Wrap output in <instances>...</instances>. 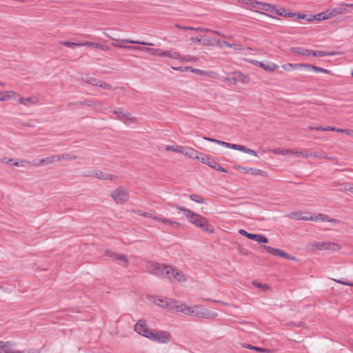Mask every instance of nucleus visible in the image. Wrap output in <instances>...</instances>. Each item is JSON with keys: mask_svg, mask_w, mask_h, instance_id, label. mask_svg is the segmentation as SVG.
Here are the masks:
<instances>
[{"mask_svg": "<svg viewBox=\"0 0 353 353\" xmlns=\"http://www.w3.org/2000/svg\"><path fill=\"white\" fill-rule=\"evenodd\" d=\"M170 206L183 212L184 216L191 223L194 225L196 227L199 228L203 232L209 234L214 232L213 226L209 223L208 221L204 216L177 204H170Z\"/></svg>", "mask_w": 353, "mask_h": 353, "instance_id": "1", "label": "nucleus"}, {"mask_svg": "<svg viewBox=\"0 0 353 353\" xmlns=\"http://www.w3.org/2000/svg\"><path fill=\"white\" fill-rule=\"evenodd\" d=\"M351 3H339L336 8L329 9L325 12L314 16L315 20H325L342 14L350 12Z\"/></svg>", "mask_w": 353, "mask_h": 353, "instance_id": "2", "label": "nucleus"}, {"mask_svg": "<svg viewBox=\"0 0 353 353\" xmlns=\"http://www.w3.org/2000/svg\"><path fill=\"white\" fill-rule=\"evenodd\" d=\"M109 38H110L113 41H119V39L114 38L110 37L108 34H106ZM121 43H112V46L116 48H125L128 50H141L145 52H150L152 54V50L153 48H150L147 47H139V46H123L122 43H132V44H140V45H144V46H153V43H148L145 41H135V40H131V39H121L120 40Z\"/></svg>", "mask_w": 353, "mask_h": 353, "instance_id": "3", "label": "nucleus"}, {"mask_svg": "<svg viewBox=\"0 0 353 353\" xmlns=\"http://www.w3.org/2000/svg\"><path fill=\"white\" fill-rule=\"evenodd\" d=\"M147 270L150 273L158 277L168 278L171 265L149 262L147 264Z\"/></svg>", "mask_w": 353, "mask_h": 353, "instance_id": "4", "label": "nucleus"}, {"mask_svg": "<svg viewBox=\"0 0 353 353\" xmlns=\"http://www.w3.org/2000/svg\"><path fill=\"white\" fill-rule=\"evenodd\" d=\"M204 139L211 141V142H213V143H216L219 145H221L222 146H224V147H226V148H228L230 149L236 150H239V151H241V152H245V153H247V154H251V155H253L255 157L257 156V154L254 150L248 148L244 145L230 143L225 142V141L212 139V138L204 137Z\"/></svg>", "mask_w": 353, "mask_h": 353, "instance_id": "5", "label": "nucleus"}, {"mask_svg": "<svg viewBox=\"0 0 353 353\" xmlns=\"http://www.w3.org/2000/svg\"><path fill=\"white\" fill-rule=\"evenodd\" d=\"M310 249L312 251L319 250H333L337 251L341 248V245L338 243L330 241H315L310 243Z\"/></svg>", "mask_w": 353, "mask_h": 353, "instance_id": "6", "label": "nucleus"}, {"mask_svg": "<svg viewBox=\"0 0 353 353\" xmlns=\"http://www.w3.org/2000/svg\"><path fill=\"white\" fill-rule=\"evenodd\" d=\"M191 314L193 317L212 319L218 316L216 312L210 311L200 305H194Z\"/></svg>", "mask_w": 353, "mask_h": 353, "instance_id": "7", "label": "nucleus"}, {"mask_svg": "<svg viewBox=\"0 0 353 353\" xmlns=\"http://www.w3.org/2000/svg\"><path fill=\"white\" fill-rule=\"evenodd\" d=\"M111 197L117 204H121L128 201L129 193L123 187H119L111 192Z\"/></svg>", "mask_w": 353, "mask_h": 353, "instance_id": "8", "label": "nucleus"}, {"mask_svg": "<svg viewBox=\"0 0 353 353\" xmlns=\"http://www.w3.org/2000/svg\"><path fill=\"white\" fill-rule=\"evenodd\" d=\"M85 176L87 177H96L103 181H114L117 179L115 175L107 172H103L101 170H93L89 172Z\"/></svg>", "mask_w": 353, "mask_h": 353, "instance_id": "9", "label": "nucleus"}, {"mask_svg": "<svg viewBox=\"0 0 353 353\" xmlns=\"http://www.w3.org/2000/svg\"><path fill=\"white\" fill-rule=\"evenodd\" d=\"M169 272L168 279L170 280L174 279L178 282H186L188 281L186 275L175 267L171 265V270Z\"/></svg>", "mask_w": 353, "mask_h": 353, "instance_id": "10", "label": "nucleus"}, {"mask_svg": "<svg viewBox=\"0 0 353 353\" xmlns=\"http://www.w3.org/2000/svg\"><path fill=\"white\" fill-rule=\"evenodd\" d=\"M148 339L162 343H166L170 340V335L165 332H159L154 333L151 332L149 336H148Z\"/></svg>", "mask_w": 353, "mask_h": 353, "instance_id": "11", "label": "nucleus"}, {"mask_svg": "<svg viewBox=\"0 0 353 353\" xmlns=\"http://www.w3.org/2000/svg\"><path fill=\"white\" fill-rule=\"evenodd\" d=\"M134 331L137 332L139 334L142 335L146 338L151 333V330H150L146 325V322L144 319H140L134 325Z\"/></svg>", "mask_w": 353, "mask_h": 353, "instance_id": "12", "label": "nucleus"}, {"mask_svg": "<svg viewBox=\"0 0 353 353\" xmlns=\"http://www.w3.org/2000/svg\"><path fill=\"white\" fill-rule=\"evenodd\" d=\"M200 160L202 163L208 165L210 168L222 172H227V170L224 168H223L219 163H217L213 159H211L207 155H204L203 157H201Z\"/></svg>", "mask_w": 353, "mask_h": 353, "instance_id": "13", "label": "nucleus"}, {"mask_svg": "<svg viewBox=\"0 0 353 353\" xmlns=\"http://www.w3.org/2000/svg\"><path fill=\"white\" fill-rule=\"evenodd\" d=\"M263 248L270 253L274 254V255H276V256H279L281 257H283V258H285L286 259H288V260H292V261H294L296 260V258L290 255L289 254L283 252V250H279V249H276V248H272L270 246H268V245H264Z\"/></svg>", "mask_w": 353, "mask_h": 353, "instance_id": "14", "label": "nucleus"}, {"mask_svg": "<svg viewBox=\"0 0 353 353\" xmlns=\"http://www.w3.org/2000/svg\"><path fill=\"white\" fill-rule=\"evenodd\" d=\"M250 6L254 8L261 9L270 12H274L275 10V6L257 1H250Z\"/></svg>", "mask_w": 353, "mask_h": 353, "instance_id": "15", "label": "nucleus"}, {"mask_svg": "<svg viewBox=\"0 0 353 353\" xmlns=\"http://www.w3.org/2000/svg\"><path fill=\"white\" fill-rule=\"evenodd\" d=\"M181 154L186 157L196 160H200V155L201 154L200 152L192 148L183 146L182 148Z\"/></svg>", "mask_w": 353, "mask_h": 353, "instance_id": "16", "label": "nucleus"}, {"mask_svg": "<svg viewBox=\"0 0 353 353\" xmlns=\"http://www.w3.org/2000/svg\"><path fill=\"white\" fill-rule=\"evenodd\" d=\"M117 117V119L124 123L134 122L135 119L131 116L128 112H124L121 110H114L112 112Z\"/></svg>", "mask_w": 353, "mask_h": 353, "instance_id": "17", "label": "nucleus"}, {"mask_svg": "<svg viewBox=\"0 0 353 353\" xmlns=\"http://www.w3.org/2000/svg\"><path fill=\"white\" fill-rule=\"evenodd\" d=\"M106 256L112 258L113 260L121 261L125 263V266L127 267L128 265V257L122 254L114 253L110 250L105 251Z\"/></svg>", "mask_w": 353, "mask_h": 353, "instance_id": "18", "label": "nucleus"}, {"mask_svg": "<svg viewBox=\"0 0 353 353\" xmlns=\"http://www.w3.org/2000/svg\"><path fill=\"white\" fill-rule=\"evenodd\" d=\"M190 70L194 73L200 74V75H205L208 76L213 79H220V75L217 73L212 72V71H206V70H202L197 68H192L190 67Z\"/></svg>", "mask_w": 353, "mask_h": 353, "instance_id": "19", "label": "nucleus"}, {"mask_svg": "<svg viewBox=\"0 0 353 353\" xmlns=\"http://www.w3.org/2000/svg\"><path fill=\"white\" fill-rule=\"evenodd\" d=\"M158 301L161 303L162 304H160L159 303H156L157 305L162 307L163 308H166V309H169V310L174 309V307H170V304L174 305L175 303H176V299H168V298H165V299H160L159 298V299H158Z\"/></svg>", "mask_w": 353, "mask_h": 353, "instance_id": "20", "label": "nucleus"}, {"mask_svg": "<svg viewBox=\"0 0 353 353\" xmlns=\"http://www.w3.org/2000/svg\"><path fill=\"white\" fill-rule=\"evenodd\" d=\"M19 94L14 91L0 92V101H6L11 99H16Z\"/></svg>", "mask_w": 353, "mask_h": 353, "instance_id": "21", "label": "nucleus"}, {"mask_svg": "<svg viewBox=\"0 0 353 353\" xmlns=\"http://www.w3.org/2000/svg\"><path fill=\"white\" fill-rule=\"evenodd\" d=\"M19 99V101L21 104L28 106L30 104H37L38 103V99L37 97L32 96L27 98L21 97L19 95L17 97Z\"/></svg>", "mask_w": 353, "mask_h": 353, "instance_id": "22", "label": "nucleus"}, {"mask_svg": "<svg viewBox=\"0 0 353 353\" xmlns=\"http://www.w3.org/2000/svg\"><path fill=\"white\" fill-rule=\"evenodd\" d=\"M252 63L253 64H254L255 65H257V66L263 68L265 71H269V72L274 71L279 67L277 65H276L274 63L265 65L263 63L258 61H252Z\"/></svg>", "mask_w": 353, "mask_h": 353, "instance_id": "23", "label": "nucleus"}, {"mask_svg": "<svg viewBox=\"0 0 353 353\" xmlns=\"http://www.w3.org/2000/svg\"><path fill=\"white\" fill-rule=\"evenodd\" d=\"M239 169H242L245 171V173H250L252 175H259L262 176H266V172L262 170L252 168H244V167H239Z\"/></svg>", "mask_w": 353, "mask_h": 353, "instance_id": "24", "label": "nucleus"}, {"mask_svg": "<svg viewBox=\"0 0 353 353\" xmlns=\"http://www.w3.org/2000/svg\"><path fill=\"white\" fill-rule=\"evenodd\" d=\"M305 67H310V65L304 63H287L282 65V68L287 71Z\"/></svg>", "mask_w": 353, "mask_h": 353, "instance_id": "25", "label": "nucleus"}, {"mask_svg": "<svg viewBox=\"0 0 353 353\" xmlns=\"http://www.w3.org/2000/svg\"><path fill=\"white\" fill-rule=\"evenodd\" d=\"M291 52L294 54H301L303 56H310L312 54V50L303 48H292Z\"/></svg>", "mask_w": 353, "mask_h": 353, "instance_id": "26", "label": "nucleus"}, {"mask_svg": "<svg viewBox=\"0 0 353 353\" xmlns=\"http://www.w3.org/2000/svg\"><path fill=\"white\" fill-rule=\"evenodd\" d=\"M216 46L219 47L226 46L229 48H232L236 50H240L241 49L240 45L231 44L225 41H221L220 39L216 40Z\"/></svg>", "mask_w": 353, "mask_h": 353, "instance_id": "27", "label": "nucleus"}, {"mask_svg": "<svg viewBox=\"0 0 353 353\" xmlns=\"http://www.w3.org/2000/svg\"><path fill=\"white\" fill-rule=\"evenodd\" d=\"M170 306L174 307V309H175L176 312L185 314L188 305L183 302L176 300V303L174 305L170 304Z\"/></svg>", "mask_w": 353, "mask_h": 353, "instance_id": "28", "label": "nucleus"}, {"mask_svg": "<svg viewBox=\"0 0 353 353\" xmlns=\"http://www.w3.org/2000/svg\"><path fill=\"white\" fill-rule=\"evenodd\" d=\"M328 221V222H332L335 223H339V220L335 219H327V216L323 214H319L316 216H313V221Z\"/></svg>", "mask_w": 353, "mask_h": 353, "instance_id": "29", "label": "nucleus"}, {"mask_svg": "<svg viewBox=\"0 0 353 353\" xmlns=\"http://www.w3.org/2000/svg\"><path fill=\"white\" fill-rule=\"evenodd\" d=\"M81 80L85 83L96 86H98V84L99 83L100 81L99 79L89 75H85L83 77L81 78Z\"/></svg>", "mask_w": 353, "mask_h": 353, "instance_id": "30", "label": "nucleus"}, {"mask_svg": "<svg viewBox=\"0 0 353 353\" xmlns=\"http://www.w3.org/2000/svg\"><path fill=\"white\" fill-rule=\"evenodd\" d=\"M163 57H168L173 59H181V55L179 52L174 50H163Z\"/></svg>", "mask_w": 353, "mask_h": 353, "instance_id": "31", "label": "nucleus"}, {"mask_svg": "<svg viewBox=\"0 0 353 353\" xmlns=\"http://www.w3.org/2000/svg\"><path fill=\"white\" fill-rule=\"evenodd\" d=\"M159 221L164 223H165L168 225H170L173 228H178L181 226V224L179 222L173 221V220H170L169 219L160 217V219H159Z\"/></svg>", "mask_w": 353, "mask_h": 353, "instance_id": "32", "label": "nucleus"}, {"mask_svg": "<svg viewBox=\"0 0 353 353\" xmlns=\"http://www.w3.org/2000/svg\"><path fill=\"white\" fill-rule=\"evenodd\" d=\"M332 186L337 188L341 191H349L350 183H334Z\"/></svg>", "mask_w": 353, "mask_h": 353, "instance_id": "33", "label": "nucleus"}, {"mask_svg": "<svg viewBox=\"0 0 353 353\" xmlns=\"http://www.w3.org/2000/svg\"><path fill=\"white\" fill-rule=\"evenodd\" d=\"M233 74L236 75L238 81L240 80L243 83H248L250 81V78L241 72H234Z\"/></svg>", "mask_w": 353, "mask_h": 353, "instance_id": "34", "label": "nucleus"}, {"mask_svg": "<svg viewBox=\"0 0 353 353\" xmlns=\"http://www.w3.org/2000/svg\"><path fill=\"white\" fill-rule=\"evenodd\" d=\"M336 54V53L334 52H326L320 51V50H317V51L312 50L311 55H313L314 57H324V56H333V55H335Z\"/></svg>", "mask_w": 353, "mask_h": 353, "instance_id": "35", "label": "nucleus"}, {"mask_svg": "<svg viewBox=\"0 0 353 353\" xmlns=\"http://www.w3.org/2000/svg\"><path fill=\"white\" fill-rule=\"evenodd\" d=\"M182 148L183 146L181 145H166L165 149L167 151H172L174 152L181 154Z\"/></svg>", "mask_w": 353, "mask_h": 353, "instance_id": "36", "label": "nucleus"}, {"mask_svg": "<svg viewBox=\"0 0 353 353\" xmlns=\"http://www.w3.org/2000/svg\"><path fill=\"white\" fill-rule=\"evenodd\" d=\"M216 40L217 39H210V38H203L202 45L203 46H216Z\"/></svg>", "mask_w": 353, "mask_h": 353, "instance_id": "37", "label": "nucleus"}, {"mask_svg": "<svg viewBox=\"0 0 353 353\" xmlns=\"http://www.w3.org/2000/svg\"><path fill=\"white\" fill-rule=\"evenodd\" d=\"M243 346L245 347H246V348H248V349H250V350H254L260 352L265 353V352H270L269 350L261 348V347H255V346H253V345H250V344H245Z\"/></svg>", "mask_w": 353, "mask_h": 353, "instance_id": "38", "label": "nucleus"}, {"mask_svg": "<svg viewBox=\"0 0 353 353\" xmlns=\"http://www.w3.org/2000/svg\"><path fill=\"white\" fill-rule=\"evenodd\" d=\"M220 80H222L223 81H225V82H229L230 84H232V85H234L237 83L238 81V79L236 77H222V76H220Z\"/></svg>", "mask_w": 353, "mask_h": 353, "instance_id": "39", "label": "nucleus"}, {"mask_svg": "<svg viewBox=\"0 0 353 353\" xmlns=\"http://www.w3.org/2000/svg\"><path fill=\"white\" fill-rule=\"evenodd\" d=\"M305 68H308V69H310L312 68L314 71L315 72H323V73H327V74H330L331 72L328 70H326L325 68H321V67H318V66H314V65H310V67H305Z\"/></svg>", "mask_w": 353, "mask_h": 353, "instance_id": "40", "label": "nucleus"}, {"mask_svg": "<svg viewBox=\"0 0 353 353\" xmlns=\"http://www.w3.org/2000/svg\"><path fill=\"white\" fill-rule=\"evenodd\" d=\"M40 163H41V166L44 165H50L54 163V157H48L43 159H40Z\"/></svg>", "mask_w": 353, "mask_h": 353, "instance_id": "41", "label": "nucleus"}, {"mask_svg": "<svg viewBox=\"0 0 353 353\" xmlns=\"http://www.w3.org/2000/svg\"><path fill=\"white\" fill-rule=\"evenodd\" d=\"M95 110L98 112L104 113L106 110V108H105L102 104V103L98 100H96V103L94 105Z\"/></svg>", "mask_w": 353, "mask_h": 353, "instance_id": "42", "label": "nucleus"}, {"mask_svg": "<svg viewBox=\"0 0 353 353\" xmlns=\"http://www.w3.org/2000/svg\"><path fill=\"white\" fill-rule=\"evenodd\" d=\"M15 344L11 341H0V352H2V350L6 348L7 346H14Z\"/></svg>", "mask_w": 353, "mask_h": 353, "instance_id": "43", "label": "nucleus"}, {"mask_svg": "<svg viewBox=\"0 0 353 353\" xmlns=\"http://www.w3.org/2000/svg\"><path fill=\"white\" fill-rule=\"evenodd\" d=\"M273 152L276 154L288 155L290 154V153L292 152V150L276 149L274 150Z\"/></svg>", "mask_w": 353, "mask_h": 353, "instance_id": "44", "label": "nucleus"}, {"mask_svg": "<svg viewBox=\"0 0 353 353\" xmlns=\"http://www.w3.org/2000/svg\"><path fill=\"white\" fill-rule=\"evenodd\" d=\"M190 198L191 200L196 202V203H204V199L203 197H201L196 194H191L190 195Z\"/></svg>", "mask_w": 353, "mask_h": 353, "instance_id": "45", "label": "nucleus"}, {"mask_svg": "<svg viewBox=\"0 0 353 353\" xmlns=\"http://www.w3.org/2000/svg\"><path fill=\"white\" fill-rule=\"evenodd\" d=\"M98 86L104 90H110L112 88L110 83L104 82L101 80L99 81V83L98 84Z\"/></svg>", "mask_w": 353, "mask_h": 353, "instance_id": "46", "label": "nucleus"}, {"mask_svg": "<svg viewBox=\"0 0 353 353\" xmlns=\"http://www.w3.org/2000/svg\"><path fill=\"white\" fill-rule=\"evenodd\" d=\"M31 163V161H29L28 160H26V159H21L20 160V161L19 162H14V163H12V165H14V166H25L26 165H30Z\"/></svg>", "mask_w": 353, "mask_h": 353, "instance_id": "47", "label": "nucleus"}, {"mask_svg": "<svg viewBox=\"0 0 353 353\" xmlns=\"http://www.w3.org/2000/svg\"><path fill=\"white\" fill-rule=\"evenodd\" d=\"M61 44L63 46L74 48L76 46H80L79 43H74V42H69V41H61Z\"/></svg>", "mask_w": 353, "mask_h": 353, "instance_id": "48", "label": "nucleus"}, {"mask_svg": "<svg viewBox=\"0 0 353 353\" xmlns=\"http://www.w3.org/2000/svg\"><path fill=\"white\" fill-rule=\"evenodd\" d=\"M252 284L256 287H258L259 288H261L263 290L265 291L267 290L268 289H269V287L268 285L266 284H263V283H258L255 281H254L252 282Z\"/></svg>", "mask_w": 353, "mask_h": 353, "instance_id": "49", "label": "nucleus"}, {"mask_svg": "<svg viewBox=\"0 0 353 353\" xmlns=\"http://www.w3.org/2000/svg\"><path fill=\"white\" fill-rule=\"evenodd\" d=\"M79 105H86L88 106H94L95 105L96 101L94 100H87L83 101H80L77 103Z\"/></svg>", "mask_w": 353, "mask_h": 353, "instance_id": "50", "label": "nucleus"}, {"mask_svg": "<svg viewBox=\"0 0 353 353\" xmlns=\"http://www.w3.org/2000/svg\"><path fill=\"white\" fill-rule=\"evenodd\" d=\"M92 47H94V48L100 49V50H108L109 49V48L107 46H104L101 43H94V42L92 43Z\"/></svg>", "mask_w": 353, "mask_h": 353, "instance_id": "51", "label": "nucleus"}, {"mask_svg": "<svg viewBox=\"0 0 353 353\" xmlns=\"http://www.w3.org/2000/svg\"><path fill=\"white\" fill-rule=\"evenodd\" d=\"M313 157L314 158H319V159H330V160H335L336 159L335 158H331V157H327L325 154L323 153H314L313 154Z\"/></svg>", "mask_w": 353, "mask_h": 353, "instance_id": "52", "label": "nucleus"}, {"mask_svg": "<svg viewBox=\"0 0 353 353\" xmlns=\"http://www.w3.org/2000/svg\"><path fill=\"white\" fill-rule=\"evenodd\" d=\"M274 12L276 13L277 14H279L280 16L287 17V11H286L285 9H284L283 8H281L279 9H276L275 8V10H274Z\"/></svg>", "mask_w": 353, "mask_h": 353, "instance_id": "53", "label": "nucleus"}, {"mask_svg": "<svg viewBox=\"0 0 353 353\" xmlns=\"http://www.w3.org/2000/svg\"><path fill=\"white\" fill-rule=\"evenodd\" d=\"M288 216L295 220H301V218L302 217V216H301V213L299 212H292L288 215Z\"/></svg>", "mask_w": 353, "mask_h": 353, "instance_id": "54", "label": "nucleus"}, {"mask_svg": "<svg viewBox=\"0 0 353 353\" xmlns=\"http://www.w3.org/2000/svg\"><path fill=\"white\" fill-rule=\"evenodd\" d=\"M77 158V156L71 154H68V153L63 154V160H65V161H72V160L76 159Z\"/></svg>", "mask_w": 353, "mask_h": 353, "instance_id": "55", "label": "nucleus"}, {"mask_svg": "<svg viewBox=\"0 0 353 353\" xmlns=\"http://www.w3.org/2000/svg\"><path fill=\"white\" fill-rule=\"evenodd\" d=\"M141 215L145 216V217H149V218H151L152 219H154V220H157L159 221V219H160L159 216H155L151 213H149V212H143L141 214Z\"/></svg>", "mask_w": 353, "mask_h": 353, "instance_id": "56", "label": "nucleus"}, {"mask_svg": "<svg viewBox=\"0 0 353 353\" xmlns=\"http://www.w3.org/2000/svg\"><path fill=\"white\" fill-rule=\"evenodd\" d=\"M256 241L259 243H267L268 242V239L265 236L259 234L258 239H256Z\"/></svg>", "mask_w": 353, "mask_h": 353, "instance_id": "57", "label": "nucleus"}, {"mask_svg": "<svg viewBox=\"0 0 353 353\" xmlns=\"http://www.w3.org/2000/svg\"><path fill=\"white\" fill-rule=\"evenodd\" d=\"M163 50L153 48L152 50V54L154 56L163 57Z\"/></svg>", "mask_w": 353, "mask_h": 353, "instance_id": "58", "label": "nucleus"}, {"mask_svg": "<svg viewBox=\"0 0 353 353\" xmlns=\"http://www.w3.org/2000/svg\"><path fill=\"white\" fill-rule=\"evenodd\" d=\"M337 132L345 133L346 134L353 137V130H346V129H337Z\"/></svg>", "mask_w": 353, "mask_h": 353, "instance_id": "59", "label": "nucleus"}, {"mask_svg": "<svg viewBox=\"0 0 353 353\" xmlns=\"http://www.w3.org/2000/svg\"><path fill=\"white\" fill-rule=\"evenodd\" d=\"M210 32L213 34H216V35L222 37L223 38H230L228 36H226V35L222 34L221 32H219V31H216V30H213L210 29Z\"/></svg>", "mask_w": 353, "mask_h": 353, "instance_id": "60", "label": "nucleus"}, {"mask_svg": "<svg viewBox=\"0 0 353 353\" xmlns=\"http://www.w3.org/2000/svg\"><path fill=\"white\" fill-rule=\"evenodd\" d=\"M210 29L201 28V27L194 28V31L200 32H210Z\"/></svg>", "mask_w": 353, "mask_h": 353, "instance_id": "61", "label": "nucleus"}, {"mask_svg": "<svg viewBox=\"0 0 353 353\" xmlns=\"http://www.w3.org/2000/svg\"><path fill=\"white\" fill-rule=\"evenodd\" d=\"M334 281L340 283V284H343V285H349V286H353V282L352 283H349L347 281H342V280H337V279H334Z\"/></svg>", "mask_w": 353, "mask_h": 353, "instance_id": "62", "label": "nucleus"}, {"mask_svg": "<svg viewBox=\"0 0 353 353\" xmlns=\"http://www.w3.org/2000/svg\"><path fill=\"white\" fill-rule=\"evenodd\" d=\"M52 157H54V162L55 161H61L63 160V154L53 155V156H52Z\"/></svg>", "mask_w": 353, "mask_h": 353, "instance_id": "63", "label": "nucleus"}, {"mask_svg": "<svg viewBox=\"0 0 353 353\" xmlns=\"http://www.w3.org/2000/svg\"><path fill=\"white\" fill-rule=\"evenodd\" d=\"M192 309H194L193 308V305H188L187 307H186V310H185V314L191 316L192 312Z\"/></svg>", "mask_w": 353, "mask_h": 353, "instance_id": "64", "label": "nucleus"}]
</instances>
